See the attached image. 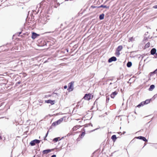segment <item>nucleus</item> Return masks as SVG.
Masks as SVG:
<instances>
[{"label": "nucleus", "mask_w": 157, "mask_h": 157, "mask_svg": "<svg viewBox=\"0 0 157 157\" xmlns=\"http://www.w3.org/2000/svg\"><path fill=\"white\" fill-rule=\"evenodd\" d=\"M142 60L143 59H141L140 61L139 62L138 67L139 70H140L141 68L143 69V67L144 65V63L146 59H144L143 62H142Z\"/></svg>", "instance_id": "obj_1"}, {"label": "nucleus", "mask_w": 157, "mask_h": 157, "mask_svg": "<svg viewBox=\"0 0 157 157\" xmlns=\"http://www.w3.org/2000/svg\"><path fill=\"white\" fill-rule=\"evenodd\" d=\"M63 118H61L57 121L54 122L52 124V126H56L60 124L63 121Z\"/></svg>", "instance_id": "obj_2"}, {"label": "nucleus", "mask_w": 157, "mask_h": 157, "mask_svg": "<svg viewBox=\"0 0 157 157\" xmlns=\"http://www.w3.org/2000/svg\"><path fill=\"white\" fill-rule=\"evenodd\" d=\"M73 84L74 82H72L68 84V88L67 90L69 91H71L73 90Z\"/></svg>", "instance_id": "obj_3"}, {"label": "nucleus", "mask_w": 157, "mask_h": 157, "mask_svg": "<svg viewBox=\"0 0 157 157\" xmlns=\"http://www.w3.org/2000/svg\"><path fill=\"white\" fill-rule=\"evenodd\" d=\"M135 139L141 140L144 142H147L148 141L146 139L145 137L142 136H136L135 137Z\"/></svg>", "instance_id": "obj_4"}, {"label": "nucleus", "mask_w": 157, "mask_h": 157, "mask_svg": "<svg viewBox=\"0 0 157 157\" xmlns=\"http://www.w3.org/2000/svg\"><path fill=\"white\" fill-rule=\"evenodd\" d=\"M40 140L36 139L34 140L31 141L30 144L32 146L35 145L36 144H39Z\"/></svg>", "instance_id": "obj_5"}, {"label": "nucleus", "mask_w": 157, "mask_h": 157, "mask_svg": "<svg viewBox=\"0 0 157 157\" xmlns=\"http://www.w3.org/2000/svg\"><path fill=\"white\" fill-rule=\"evenodd\" d=\"M122 49V46H119L117 48L116 53L115 55L117 56H119L120 54V53L119 52L121 51Z\"/></svg>", "instance_id": "obj_6"}, {"label": "nucleus", "mask_w": 157, "mask_h": 157, "mask_svg": "<svg viewBox=\"0 0 157 157\" xmlns=\"http://www.w3.org/2000/svg\"><path fill=\"white\" fill-rule=\"evenodd\" d=\"M91 94H87L85 95L83 98L85 100H89L91 99Z\"/></svg>", "instance_id": "obj_7"}, {"label": "nucleus", "mask_w": 157, "mask_h": 157, "mask_svg": "<svg viewBox=\"0 0 157 157\" xmlns=\"http://www.w3.org/2000/svg\"><path fill=\"white\" fill-rule=\"evenodd\" d=\"M46 103H50L51 105H53L55 104V101L54 100H48L45 101Z\"/></svg>", "instance_id": "obj_8"}, {"label": "nucleus", "mask_w": 157, "mask_h": 157, "mask_svg": "<svg viewBox=\"0 0 157 157\" xmlns=\"http://www.w3.org/2000/svg\"><path fill=\"white\" fill-rule=\"evenodd\" d=\"M117 94V92L116 91L113 92L111 94L110 96L112 98H113Z\"/></svg>", "instance_id": "obj_9"}, {"label": "nucleus", "mask_w": 157, "mask_h": 157, "mask_svg": "<svg viewBox=\"0 0 157 157\" xmlns=\"http://www.w3.org/2000/svg\"><path fill=\"white\" fill-rule=\"evenodd\" d=\"M145 103H144V101H143L141 102L140 103H139L138 105H137L136 106V107L140 108L141 107L143 106L144 105H145Z\"/></svg>", "instance_id": "obj_10"}, {"label": "nucleus", "mask_w": 157, "mask_h": 157, "mask_svg": "<svg viewBox=\"0 0 157 157\" xmlns=\"http://www.w3.org/2000/svg\"><path fill=\"white\" fill-rule=\"evenodd\" d=\"M39 36V35L37 34L36 33H33L32 36V38L33 39H34L36 38L37 37V36Z\"/></svg>", "instance_id": "obj_11"}, {"label": "nucleus", "mask_w": 157, "mask_h": 157, "mask_svg": "<svg viewBox=\"0 0 157 157\" xmlns=\"http://www.w3.org/2000/svg\"><path fill=\"white\" fill-rule=\"evenodd\" d=\"M152 100V98L147 99L144 101L145 105L147 104L150 103Z\"/></svg>", "instance_id": "obj_12"}, {"label": "nucleus", "mask_w": 157, "mask_h": 157, "mask_svg": "<svg viewBox=\"0 0 157 157\" xmlns=\"http://www.w3.org/2000/svg\"><path fill=\"white\" fill-rule=\"evenodd\" d=\"M155 85L154 84L151 85L149 88L148 90L149 91H152L155 88Z\"/></svg>", "instance_id": "obj_13"}, {"label": "nucleus", "mask_w": 157, "mask_h": 157, "mask_svg": "<svg viewBox=\"0 0 157 157\" xmlns=\"http://www.w3.org/2000/svg\"><path fill=\"white\" fill-rule=\"evenodd\" d=\"M156 49L155 48H152L151 51V55L155 54L156 52Z\"/></svg>", "instance_id": "obj_14"}, {"label": "nucleus", "mask_w": 157, "mask_h": 157, "mask_svg": "<svg viewBox=\"0 0 157 157\" xmlns=\"http://www.w3.org/2000/svg\"><path fill=\"white\" fill-rule=\"evenodd\" d=\"M51 150L50 149H47L44 150L43 152V153L44 154H47L51 151Z\"/></svg>", "instance_id": "obj_15"}, {"label": "nucleus", "mask_w": 157, "mask_h": 157, "mask_svg": "<svg viewBox=\"0 0 157 157\" xmlns=\"http://www.w3.org/2000/svg\"><path fill=\"white\" fill-rule=\"evenodd\" d=\"M117 138L116 135H113L111 137V139L113 140V142H115L116 140L117 139Z\"/></svg>", "instance_id": "obj_16"}, {"label": "nucleus", "mask_w": 157, "mask_h": 157, "mask_svg": "<svg viewBox=\"0 0 157 157\" xmlns=\"http://www.w3.org/2000/svg\"><path fill=\"white\" fill-rule=\"evenodd\" d=\"M79 128V126L77 125L74 126L72 128V130L73 131L76 130L78 129Z\"/></svg>", "instance_id": "obj_17"}, {"label": "nucleus", "mask_w": 157, "mask_h": 157, "mask_svg": "<svg viewBox=\"0 0 157 157\" xmlns=\"http://www.w3.org/2000/svg\"><path fill=\"white\" fill-rule=\"evenodd\" d=\"M85 134V132H82L81 134L79 136L81 138H83V137L84 136Z\"/></svg>", "instance_id": "obj_18"}, {"label": "nucleus", "mask_w": 157, "mask_h": 157, "mask_svg": "<svg viewBox=\"0 0 157 157\" xmlns=\"http://www.w3.org/2000/svg\"><path fill=\"white\" fill-rule=\"evenodd\" d=\"M150 43H147L146 45H145V48H148L150 47Z\"/></svg>", "instance_id": "obj_19"}, {"label": "nucleus", "mask_w": 157, "mask_h": 157, "mask_svg": "<svg viewBox=\"0 0 157 157\" xmlns=\"http://www.w3.org/2000/svg\"><path fill=\"white\" fill-rule=\"evenodd\" d=\"M104 14H102L100 15L99 18L100 20H102L104 19Z\"/></svg>", "instance_id": "obj_20"}, {"label": "nucleus", "mask_w": 157, "mask_h": 157, "mask_svg": "<svg viewBox=\"0 0 157 157\" xmlns=\"http://www.w3.org/2000/svg\"><path fill=\"white\" fill-rule=\"evenodd\" d=\"M132 65V62L131 61H128V68L130 67Z\"/></svg>", "instance_id": "obj_21"}, {"label": "nucleus", "mask_w": 157, "mask_h": 157, "mask_svg": "<svg viewBox=\"0 0 157 157\" xmlns=\"http://www.w3.org/2000/svg\"><path fill=\"white\" fill-rule=\"evenodd\" d=\"M155 73H156L153 71V72H150L149 75L150 76H152Z\"/></svg>", "instance_id": "obj_22"}, {"label": "nucleus", "mask_w": 157, "mask_h": 157, "mask_svg": "<svg viewBox=\"0 0 157 157\" xmlns=\"http://www.w3.org/2000/svg\"><path fill=\"white\" fill-rule=\"evenodd\" d=\"M99 7H103L104 8H108V9L109 8V6H104V5H102L101 6H100Z\"/></svg>", "instance_id": "obj_23"}, {"label": "nucleus", "mask_w": 157, "mask_h": 157, "mask_svg": "<svg viewBox=\"0 0 157 157\" xmlns=\"http://www.w3.org/2000/svg\"><path fill=\"white\" fill-rule=\"evenodd\" d=\"M136 139H135V137L130 142V143L129 144H130L133 143L135 141V140Z\"/></svg>", "instance_id": "obj_24"}, {"label": "nucleus", "mask_w": 157, "mask_h": 157, "mask_svg": "<svg viewBox=\"0 0 157 157\" xmlns=\"http://www.w3.org/2000/svg\"><path fill=\"white\" fill-rule=\"evenodd\" d=\"M134 40V39L133 38V37H132L130 38L129 39V41H131V42H133Z\"/></svg>", "instance_id": "obj_25"}, {"label": "nucleus", "mask_w": 157, "mask_h": 157, "mask_svg": "<svg viewBox=\"0 0 157 157\" xmlns=\"http://www.w3.org/2000/svg\"><path fill=\"white\" fill-rule=\"evenodd\" d=\"M109 97L108 96H106V102L108 103L109 101Z\"/></svg>", "instance_id": "obj_26"}, {"label": "nucleus", "mask_w": 157, "mask_h": 157, "mask_svg": "<svg viewBox=\"0 0 157 157\" xmlns=\"http://www.w3.org/2000/svg\"><path fill=\"white\" fill-rule=\"evenodd\" d=\"M59 138H56L53 140V141H55L56 142H57Z\"/></svg>", "instance_id": "obj_27"}, {"label": "nucleus", "mask_w": 157, "mask_h": 157, "mask_svg": "<svg viewBox=\"0 0 157 157\" xmlns=\"http://www.w3.org/2000/svg\"><path fill=\"white\" fill-rule=\"evenodd\" d=\"M117 59H108V62L109 63H111L113 61H116Z\"/></svg>", "instance_id": "obj_28"}, {"label": "nucleus", "mask_w": 157, "mask_h": 157, "mask_svg": "<svg viewBox=\"0 0 157 157\" xmlns=\"http://www.w3.org/2000/svg\"><path fill=\"white\" fill-rule=\"evenodd\" d=\"M85 125L86 126V127H88L89 126H90V125L91 126H92V124L91 123H90L88 124H86Z\"/></svg>", "instance_id": "obj_29"}, {"label": "nucleus", "mask_w": 157, "mask_h": 157, "mask_svg": "<svg viewBox=\"0 0 157 157\" xmlns=\"http://www.w3.org/2000/svg\"><path fill=\"white\" fill-rule=\"evenodd\" d=\"M143 69H142V68H141V69L140 70H139L138 69V70L139 71L138 72V75H139L141 73L140 71L141 70H143Z\"/></svg>", "instance_id": "obj_30"}, {"label": "nucleus", "mask_w": 157, "mask_h": 157, "mask_svg": "<svg viewBox=\"0 0 157 157\" xmlns=\"http://www.w3.org/2000/svg\"><path fill=\"white\" fill-rule=\"evenodd\" d=\"M129 104V106H131L133 105V104H132V102L131 101H130Z\"/></svg>", "instance_id": "obj_31"}, {"label": "nucleus", "mask_w": 157, "mask_h": 157, "mask_svg": "<svg viewBox=\"0 0 157 157\" xmlns=\"http://www.w3.org/2000/svg\"><path fill=\"white\" fill-rule=\"evenodd\" d=\"M153 118H154V117H153L152 118L151 120L150 121H149L146 124L147 125L148 124H149L150 123V122L153 120Z\"/></svg>", "instance_id": "obj_32"}, {"label": "nucleus", "mask_w": 157, "mask_h": 157, "mask_svg": "<svg viewBox=\"0 0 157 157\" xmlns=\"http://www.w3.org/2000/svg\"><path fill=\"white\" fill-rule=\"evenodd\" d=\"M48 134V132L46 134V135L44 137V140H46V139H45V138L47 136Z\"/></svg>", "instance_id": "obj_33"}, {"label": "nucleus", "mask_w": 157, "mask_h": 157, "mask_svg": "<svg viewBox=\"0 0 157 157\" xmlns=\"http://www.w3.org/2000/svg\"><path fill=\"white\" fill-rule=\"evenodd\" d=\"M109 59H116V58L115 57L113 56V57H111Z\"/></svg>", "instance_id": "obj_34"}, {"label": "nucleus", "mask_w": 157, "mask_h": 157, "mask_svg": "<svg viewBox=\"0 0 157 157\" xmlns=\"http://www.w3.org/2000/svg\"><path fill=\"white\" fill-rule=\"evenodd\" d=\"M155 58H157V52L155 54Z\"/></svg>", "instance_id": "obj_35"}, {"label": "nucleus", "mask_w": 157, "mask_h": 157, "mask_svg": "<svg viewBox=\"0 0 157 157\" xmlns=\"http://www.w3.org/2000/svg\"><path fill=\"white\" fill-rule=\"evenodd\" d=\"M156 97H157L156 96H155V95H154L151 98H152V99H154Z\"/></svg>", "instance_id": "obj_36"}, {"label": "nucleus", "mask_w": 157, "mask_h": 157, "mask_svg": "<svg viewBox=\"0 0 157 157\" xmlns=\"http://www.w3.org/2000/svg\"><path fill=\"white\" fill-rule=\"evenodd\" d=\"M153 8L155 9H157V5H155L153 6Z\"/></svg>", "instance_id": "obj_37"}, {"label": "nucleus", "mask_w": 157, "mask_h": 157, "mask_svg": "<svg viewBox=\"0 0 157 157\" xmlns=\"http://www.w3.org/2000/svg\"><path fill=\"white\" fill-rule=\"evenodd\" d=\"M56 155H53L51 157H56Z\"/></svg>", "instance_id": "obj_38"}, {"label": "nucleus", "mask_w": 157, "mask_h": 157, "mask_svg": "<svg viewBox=\"0 0 157 157\" xmlns=\"http://www.w3.org/2000/svg\"><path fill=\"white\" fill-rule=\"evenodd\" d=\"M64 89H66L67 88V86L66 85V86H64Z\"/></svg>", "instance_id": "obj_39"}, {"label": "nucleus", "mask_w": 157, "mask_h": 157, "mask_svg": "<svg viewBox=\"0 0 157 157\" xmlns=\"http://www.w3.org/2000/svg\"><path fill=\"white\" fill-rule=\"evenodd\" d=\"M142 131H144V129H141V130H139L138 132H142Z\"/></svg>", "instance_id": "obj_40"}, {"label": "nucleus", "mask_w": 157, "mask_h": 157, "mask_svg": "<svg viewBox=\"0 0 157 157\" xmlns=\"http://www.w3.org/2000/svg\"><path fill=\"white\" fill-rule=\"evenodd\" d=\"M154 71L156 73V72H157V68L155 69Z\"/></svg>", "instance_id": "obj_41"}, {"label": "nucleus", "mask_w": 157, "mask_h": 157, "mask_svg": "<svg viewBox=\"0 0 157 157\" xmlns=\"http://www.w3.org/2000/svg\"><path fill=\"white\" fill-rule=\"evenodd\" d=\"M147 128H145V132H147Z\"/></svg>", "instance_id": "obj_42"}, {"label": "nucleus", "mask_w": 157, "mask_h": 157, "mask_svg": "<svg viewBox=\"0 0 157 157\" xmlns=\"http://www.w3.org/2000/svg\"><path fill=\"white\" fill-rule=\"evenodd\" d=\"M2 137L1 136H0V140H2Z\"/></svg>", "instance_id": "obj_43"}, {"label": "nucleus", "mask_w": 157, "mask_h": 157, "mask_svg": "<svg viewBox=\"0 0 157 157\" xmlns=\"http://www.w3.org/2000/svg\"><path fill=\"white\" fill-rule=\"evenodd\" d=\"M130 79H129V81H128V83H131V82H129V81H130Z\"/></svg>", "instance_id": "obj_44"}, {"label": "nucleus", "mask_w": 157, "mask_h": 157, "mask_svg": "<svg viewBox=\"0 0 157 157\" xmlns=\"http://www.w3.org/2000/svg\"><path fill=\"white\" fill-rule=\"evenodd\" d=\"M17 83L18 84H20V82H17Z\"/></svg>", "instance_id": "obj_45"}, {"label": "nucleus", "mask_w": 157, "mask_h": 157, "mask_svg": "<svg viewBox=\"0 0 157 157\" xmlns=\"http://www.w3.org/2000/svg\"><path fill=\"white\" fill-rule=\"evenodd\" d=\"M146 145V144H145L144 146L143 147V148H144V147Z\"/></svg>", "instance_id": "obj_46"}, {"label": "nucleus", "mask_w": 157, "mask_h": 157, "mask_svg": "<svg viewBox=\"0 0 157 157\" xmlns=\"http://www.w3.org/2000/svg\"><path fill=\"white\" fill-rule=\"evenodd\" d=\"M112 84V82H111L109 84V85H110L111 84Z\"/></svg>", "instance_id": "obj_47"}, {"label": "nucleus", "mask_w": 157, "mask_h": 157, "mask_svg": "<svg viewBox=\"0 0 157 157\" xmlns=\"http://www.w3.org/2000/svg\"><path fill=\"white\" fill-rule=\"evenodd\" d=\"M126 66L127 67H128V63L126 64Z\"/></svg>", "instance_id": "obj_48"}, {"label": "nucleus", "mask_w": 157, "mask_h": 157, "mask_svg": "<svg viewBox=\"0 0 157 157\" xmlns=\"http://www.w3.org/2000/svg\"><path fill=\"white\" fill-rule=\"evenodd\" d=\"M116 87V86H114V88H115V87Z\"/></svg>", "instance_id": "obj_49"}, {"label": "nucleus", "mask_w": 157, "mask_h": 157, "mask_svg": "<svg viewBox=\"0 0 157 157\" xmlns=\"http://www.w3.org/2000/svg\"><path fill=\"white\" fill-rule=\"evenodd\" d=\"M149 61H147V62H146V63H147V62H149Z\"/></svg>", "instance_id": "obj_50"}, {"label": "nucleus", "mask_w": 157, "mask_h": 157, "mask_svg": "<svg viewBox=\"0 0 157 157\" xmlns=\"http://www.w3.org/2000/svg\"><path fill=\"white\" fill-rule=\"evenodd\" d=\"M147 132L148 133L149 132V131H147Z\"/></svg>", "instance_id": "obj_51"}, {"label": "nucleus", "mask_w": 157, "mask_h": 157, "mask_svg": "<svg viewBox=\"0 0 157 157\" xmlns=\"http://www.w3.org/2000/svg\"><path fill=\"white\" fill-rule=\"evenodd\" d=\"M124 133H125V132H124Z\"/></svg>", "instance_id": "obj_52"}, {"label": "nucleus", "mask_w": 157, "mask_h": 157, "mask_svg": "<svg viewBox=\"0 0 157 157\" xmlns=\"http://www.w3.org/2000/svg\"><path fill=\"white\" fill-rule=\"evenodd\" d=\"M150 126V124H149V126Z\"/></svg>", "instance_id": "obj_53"}, {"label": "nucleus", "mask_w": 157, "mask_h": 157, "mask_svg": "<svg viewBox=\"0 0 157 157\" xmlns=\"http://www.w3.org/2000/svg\"><path fill=\"white\" fill-rule=\"evenodd\" d=\"M156 31H157V29H156Z\"/></svg>", "instance_id": "obj_54"}]
</instances>
